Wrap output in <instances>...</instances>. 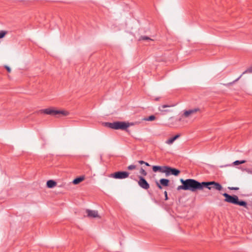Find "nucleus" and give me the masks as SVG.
Listing matches in <instances>:
<instances>
[{"instance_id":"1","label":"nucleus","mask_w":252,"mask_h":252,"mask_svg":"<svg viewBox=\"0 0 252 252\" xmlns=\"http://www.w3.org/2000/svg\"><path fill=\"white\" fill-rule=\"evenodd\" d=\"M180 182L182 185L177 187V190H178L183 189L195 192L197 190H202L203 189V182L200 183L192 179H188L185 180L181 179Z\"/></svg>"},{"instance_id":"2","label":"nucleus","mask_w":252,"mask_h":252,"mask_svg":"<svg viewBox=\"0 0 252 252\" xmlns=\"http://www.w3.org/2000/svg\"><path fill=\"white\" fill-rule=\"evenodd\" d=\"M222 195L225 198L224 199L225 202L232 203L235 205H238L241 206H243L246 208H248L247 202L243 200L239 201L238 197L237 195H230L226 193H224L222 194Z\"/></svg>"},{"instance_id":"3","label":"nucleus","mask_w":252,"mask_h":252,"mask_svg":"<svg viewBox=\"0 0 252 252\" xmlns=\"http://www.w3.org/2000/svg\"><path fill=\"white\" fill-rule=\"evenodd\" d=\"M129 124L124 122L106 123L105 126L114 129L125 130L129 126Z\"/></svg>"},{"instance_id":"4","label":"nucleus","mask_w":252,"mask_h":252,"mask_svg":"<svg viewBox=\"0 0 252 252\" xmlns=\"http://www.w3.org/2000/svg\"><path fill=\"white\" fill-rule=\"evenodd\" d=\"M204 188H206L209 189H211L213 188L219 191L222 189V186L219 183H217L215 181L203 182V189Z\"/></svg>"},{"instance_id":"5","label":"nucleus","mask_w":252,"mask_h":252,"mask_svg":"<svg viewBox=\"0 0 252 252\" xmlns=\"http://www.w3.org/2000/svg\"><path fill=\"white\" fill-rule=\"evenodd\" d=\"M41 111L43 112L44 113L48 115H51L53 116H56L59 114H62L63 116H66L68 115V113L65 111L63 110H53L51 109H45L44 110H41Z\"/></svg>"},{"instance_id":"6","label":"nucleus","mask_w":252,"mask_h":252,"mask_svg":"<svg viewBox=\"0 0 252 252\" xmlns=\"http://www.w3.org/2000/svg\"><path fill=\"white\" fill-rule=\"evenodd\" d=\"M129 173L126 171H118L111 174L110 177L117 179H123L128 177Z\"/></svg>"},{"instance_id":"7","label":"nucleus","mask_w":252,"mask_h":252,"mask_svg":"<svg viewBox=\"0 0 252 252\" xmlns=\"http://www.w3.org/2000/svg\"><path fill=\"white\" fill-rule=\"evenodd\" d=\"M138 178V184L139 186L145 190L148 189L150 188V185L146 179L141 176H139Z\"/></svg>"},{"instance_id":"8","label":"nucleus","mask_w":252,"mask_h":252,"mask_svg":"<svg viewBox=\"0 0 252 252\" xmlns=\"http://www.w3.org/2000/svg\"><path fill=\"white\" fill-rule=\"evenodd\" d=\"M199 111L200 110L199 108H194L188 110H185L184 112L183 116L185 118H196L195 114L197 112Z\"/></svg>"},{"instance_id":"9","label":"nucleus","mask_w":252,"mask_h":252,"mask_svg":"<svg viewBox=\"0 0 252 252\" xmlns=\"http://www.w3.org/2000/svg\"><path fill=\"white\" fill-rule=\"evenodd\" d=\"M180 173V171L176 168H172L167 166L166 176L167 177L170 175L178 176Z\"/></svg>"},{"instance_id":"10","label":"nucleus","mask_w":252,"mask_h":252,"mask_svg":"<svg viewBox=\"0 0 252 252\" xmlns=\"http://www.w3.org/2000/svg\"><path fill=\"white\" fill-rule=\"evenodd\" d=\"M167 166H158L154 165L152 167L153 171L154 172H159L162 173H166Z\"/></svg>"},{"instance_id":"11","label":"nucleus","mask_w":252,"mask_h":252,"mask_svg":"<svg viewBox=\"0 0 252 252\" xmlns=\"http://www.w3.org/2000/svg\"><path fill=\"white\" fill-rule=\"evenodd\" d=\"M86 213L87 214L88 217L90 218H100L97 211L88 209L86 210Z\"/></svg>"},{"instance_id":"12","label":"nucleus","mask_w":252,"mask_h":252,"mask_svg":"<svg viewBox=\"0 0 252 252\" xmlns=\"http://www.w3.org/2000/svg\"><path fill=\"white\" fill-rule=\"evenodd\" d=\"M174 105H162L158 107V110L161 112H168L169 111L168 110H164V108L170 107Z\"/></svg>"},{"instance_id":"13","label":"nucleus","mask_w":252,"mask_h":252,"mask_svg":"<svg viewBox=\"0 0 252 252\" xmlns=\"http://www.w3.org/2000/svg\"><path fill=\"white\" fill-rule=\"evenodd\" d=\"M252 73V66L250 67L249 68H248L247 70H246L244 72H243V73L238 78H237L234 81V82H236L237 81H238L241 78V77L242 76V75L243 74H245L246 73Z\"/></svg>"},{"instance_id":"14","label":"nucleus","mask_w":252,"mask_h":252,"mask_svg":"<svg viewBox=\"0 0 252 252\" xmlns=\"http://www.w3.org/2000/svg\"><path fill=\"white\" fill-rule=\"evenodd\" d=\"M57 185V183L53 180H49L47 182V186L49 188H53Z\"/></svg>"},{"instance_id":"15","label":"nucleus","mask_w":252,"mask_h":252,"mask_svg":"<svg viewBox=\"0 0 252 252\" xmlns=\"http://www.w3.org/2000/svg\"><path fill=\"white\" fill-rule=\"evenodd\" d=\"M159 182L162 186L167 187L169 185V180L166 179H161Z\"/></svg>"},{"instance_id":"16","label":"nucleus","mask_w":252,"mask_h":252,"mask_svg":"<svg viewBox=\"0 0 252 252\" xmlns=\"http://www.w3.org/2000/svg\"><path fill=\"white\" fill-rule=\"evenodd\" d=\"M84 180V177L83 176H81L78 178H75L73 180L72 183L74 185H77L83 181Z\"/></svg>"},{"instance_id":"17","label":"nucleus","mask_w":252,"mask_h":252,"mask_svg":"<svg viewBox=\"0 0 252 252\" xmlns=\"http://www.w3.org/2000/svg\"><path fill=\"white\" fill-rule=\"evenodd\" d=\"M139 40H147V41H153L151 38L147 36H141L140 37Z\"/></svg>"},{"instance_id":"18","label":"nucleus","mask_w":252,"mask_h":252,"mask_svg":"<svg viewBox=\"0 0 252 252\" xmlns=\"http://www.w3.org/2000/svg\"><path fill=\"white\" fill-rule=\"evenodd\" d=\"M156 119V117L154 115H151L147 118L144 119V120L146 121H152Z\"/></svg>"},{"instance_id":"19","label":"nucleus","mask_w":252,"mask_h":252,"mask_svg":"<svg viewBox=\"0 0 252 252\" xmlns=\"http://www.w3.org/2000/svg\"><path fill=\"white\" fill-rule=\"evenodd\" d=\"M246 162V160H236L233 162V164L234 165H238L240 164H243Z\"/></svg>"},{"instance_id":"20","label":"nucleus","mask_w":252,"mask_h":252,"mask_svg":"<svg viewBox=\"0 0 252 252\" xmlns=\"http://www.w3.org/2000/svg\"><path fill=\"white\" fill-rule=\"evenodd\" d=\"M139 172L144 176H146L147 175V172L143 168H141Z\"/></svg>"},{"instance_id":"21","label":"nucleus","mask_w":252,"mask_h":252,"mask_svg":"<svg viewBox=\"0 0 252 252\" xmlns=\"http://www.w3.org/2000/svg\"><path fill=\"white\" fill-rule=\"evenodd\" d=\"M174 140L172 137L167 140L165 143L167 144L170 145L172 144L174 142Z\"/></svg>"},{"instance_id":"22","label":"nucleus","mask_w":252,"mask_h":252,"mask_svg":"<svg viewBox=\"0 0 252 252\" xmlns=\"http://www.w3.org/2000/svg\"><path fill=\"white\" fill-rule=\"evenodd\" d=\"M136 165L131 164V165H129L127 168V169H128L129 170H132L136 169Z\"/></svg>"},{"instance_id":"23","label":"nucleus","mask_w":252,"mask_h":252,"mask_svg":"<svg viewBox=\"0 0 252 252\" xmlns=\"http://www.w3.org/2000/svg\"><path fill=\"white\" fill-rule=\"evenodd\" d=\"M6 34V32L4 31H1L0 32V39L3 38Z\"/></svg>"},{"instance_id":"24","label":"nucleus","mask_w":252,"mask_h":252,"mask_svg":"<svg viewBox=\"0 0 252 252\" xmlns=\"http://www.w3.org/2000/svg\"><path fill=\"white\" fill-rule=\"evenodd\" d=\"M228 189H229L230 190H237L239 189V188L238 187H228Z\"/></svg>"},{"instance_id":"25","label":"nucleus","mask_w":252,"mask_h":252,"mask_svg":"<svg viewBox=\"0 0 252 252\" xmlns=\"http://www.w3.org/2000/svg\"><path fill=\"white\" fill-rule=\"evenodd\" d=\"M5 68L7 70V71L8 72H11V69L10 68V67L7 65H5L4 66Z\"/></svg>"},{"instance_id":"26","label":"nucleus","mask_w":252,"mask_h":252,"mask_svg":"<svg viewBox=\"0 0 252 252\" xmlns=\"http://www.w3.org/2000/svg\"><path fill=\"white\" fill-rule=\"evenodd\" d=\"M164 195H165V200H168V196H167V192L166 191H165L164 192Z\"/></svg>"},{"instance_id":"27","label":"nucleus","mask_w":252,"mask_h":252,"mask_svg":"<svg viewBox=\"0 0 252 252\" xmlns=\"http://www.w3.org/2000/svg\"><path fill=\"white\" fill-rule=\"evenodd\" d=\"M156 185H157V186L159 189H161L162 188V186H161V185L159 183H158V182H157L156 183Z\"/></svg>"},{"instance_id":"28","label":"nucleus","mask_w":252,"mask_h":252,"mask_svg":"<svg viewBox=\"0 0 252 252\" xmlns=\"http://www.w3.org/2000/svg\"><path fill=\"white\" fill-rule=\"evenodd\" d=\"M180 136V135L179 134H177V135H176L175 136H174V137H173L172 138H173L174 140L175 141V140H176L178 137H179Z\"/></svg>"},{"instance_id":"29","label":"nucleus","mask_w":252,"mask_h":252,"mask_svg":"<svg viewBox=\"0 0 252 252\" xmlns=\"http://www.w3.org/2000/svg\"><path fill=\"white\" fill-rule=\"evenodd\" d=\"M180 136V135L179 134H177V135H176L175 136H174V137H173L172 138H173L174 140L175 141V140H176L178 137H179Z\"/></svg>"},{"instance_id":"30","label":"nucleus","mask_w":252,"mask_h":252,"mask_svg":"<svg viewBox=\"0 0 252 252\" xmlns=\"http://www.w3.org/2000/svg\"><path fill=\"white\" fill-rule=\"evenodd\" d=\"M138 162L141 164H144L145 163V161H143V160H139L138 161Z\"/></svg>"},{"instance_id":"31","label":"nucleus","mask_w":252,"mask_h":252,"mask_svg":"<svg viewBox=\"0 0 252 252\" xmlns=\"http://www.w3.org/2000/svg\"><path fill=\"white\" fill-rule=\"evenodd\" d=\"M144 164H145L146 166H150L148 162H145Z\"/></svg>"},{"instance_id":"32","label":"nucleus","mask_w":252,"mask_h":252,"mask_svg":"<svg viewBox=\"0 0 252 252\" xmlns=\"http://www.w3.org/2000/svg\"><path fill=\"white\" fill-rule=\"evenodd\" d=\"M158 99H159V98H156V100H158Z\"/></svg>"}]
</instances>
